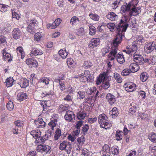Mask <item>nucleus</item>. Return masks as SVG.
<instances>
[{
    "label": "nucleus",
    "mask_w": 156,
    "mask_h": 156,
    "mask_svg": "<svg viewBox=\"0 0 156 156\" xmlns=\"http://www.w3.org/2000/svg\"><path fill=\"white\" fill-rule=\"evenodd\" d=\"M125 19L123 20V18L122 19L120 23L116 25L113 23H109L107 24V26L110 31H113L116 30L118 32L116 38L113 41L112 45L113 46H116L119 44L121 41L123 37H124V34H122V32L126 31L128 25L127 23V19L126 17H124Z\"/></svg>",
    "instance_id": "nucleus-1"
},
{
    "label": "nucleus",
    "mask_w": 156,
    "mask_h": 156,
    "mask_svg": "<svg viewBox=\"0 0 156 156\" xmlns=\"http://www.w3.org/2000/svg\"><path fill=\"white\" fill-rule=\"evenodd\" d=\"M118 45L115 46H114V48L112 49L108 55V59L109 60L112 61L114 60L116 57L118 62L122 64L125 62L124 57L122 54L118 53L117 47Z\"/></svg>",
    "instance_id": "nucleus-2"
},
{
    "label": "nucleus",
    "mask_w": 156,
    "mask_h": 156,
    "mask_svg": "<svg viewBox=\"0 0 156 156\" xmlns=\"http://www.w3.org/2000/svg\"><path fill=\"white\" fill-rule=\"evenodd\" d=\"M110 80L111 78L107 76V73L103 72L100 74L96 81V84L97 85H99L103 81L102 87L104 89H107L110 86Z\"/></svg>",
    "instance_id": "nucleus-3"
},
{
    "label": "nucleus",
    "mask_w": 156,
    "mask_h": 156,
    "mask_svg": "<svg viewBox=\"0 0 156 156\" xmlns=\"http://www.w3.org/2000/svg\"><path fill=\"white\" fill-rule=\"evenodd\" d=\"M108 118L105 114H102L99 115L98 117V121L100 125V126L106 129L109 127L108 122Z\"/></svg>",
    "instance_id": "nucleus-4"
},
{
    "label": "nucleus",
    "mask_w": 156,
    "mask_h": 156,
    "mask_svg": "<svg viewBox=\"0 0 156 156\" xmlns=\"http://www.w3.org/2000/svg\"><path fill=\"white\" fill-rule=\"evenodd\" d=\"M37 22L36 20H31L27 27V31L31 34H34L35 32V26H36Z\"/></svg>",
    "instance_id": "nucleus-5"
},
{
    "label": "nucleus",
    "mask_w": 156,
    "mask_h": 156,
    "mask_svg": "<svg viewBox=\"0 0 156 156\" xmlns=\"http://www.w3.org/2000/svg\"><path fill=\"white\" fill-rule=\"evenodd\" d=\"M137 50V47L136 44L135 42L132 43V45L130 46V48L126 50H123V51L125 52L126 54L130 55H132L134 54H135Z\"/></svg>",
    "instance_id": "nucleus-6"
},
{
    "label": "nucleus",
    "mask_w": 156,
    "mask_h": 156,
    "mask_svg": "<svg viewBox=\"0 0 156 156\" xmlns=\"http://www.w3.org/2000/svg\"><path fill=\"white\" fill-rule=\"evenodd\" d=\"M155 41H152L147 43L145 45L144 49L147 53H150L155 49Z\"/></svg>",
    "instance_id": "nucleus-7"
},
{
    "label": "nucleus",
    "mask_w": 156,
    "mask_h": 156,
    "mask_svg": "<svg viewBox=\"0 0 156 156\" xmlns=\"http://www.w3.org/2000/svg\"><path fill=\"white\" fill-rule=\"evenodd\" d=\"M64 117L66 120L69 122H72L74 119L75 115L73 112L68 111H66Z\"/></svg>",
    "instance_id": "nucleus-8"
},
{
    "label": "nucleus",
    "mask_w": 156,
    "mask_h": 156,
    "mask_svg": "<svg viewBox=\"0 0 156 156\" xmlns=\"http://www.w3.org/2000/svg\"><path fill=\"white\" fill-rule=\"evenodd\" d=\"M133 60L136 63L141 65L144 63V59L143 56L139 54H135L133 56Z\"/></svg>",
    "instance_id": "nucleus-9"
},
{
    "label": "nucleus",
    "mask_w": 156,
    "mask_h": 156,
    "mask_svg": "<svg viewBox=\"0 0 156 156\" xmlns=\"http://www.w3.org/2000/svg\"><path fill=\"white\" fill-rule=\"evenodd\" d=\"M100 39L99 38H93L90 41L88 46L89 48H93L97 47L100 43Z\"/></svg>",
    "instance_id": "nucleus-10"
},
{
    "label": "nucleus",
    "mask_w": 156,
    "mask_h": 156,
    "mask_svg": "<svg viewBox=\"0 0 156 156\" xmlns=\"http://www.w3.org/2000/svg\"><path fill=\"white\" fill-rule=\"evenodd\" d=\"M35 124L39 128H43L45 127L46 125V123L43 121L41 118H39L37 120L34 121Z\"/></svg>",
    "instance_id": "nucleus-11"
},
{
    "label": "nucleus",
    "mask_w": 156,
    "mask_h": 156,
    "mask_svg": "<svg viewBox=\"0 0 156 156\" xmlns=\"http://www.w3.org/2000/svg\"><path fill=\"white\" fill-rule=\"evenodd\" d=\"M18 83L22 88L26 87L29 85V81L26 79L22 78L20 79V81Z\"/></svg>",
    "instance_id": "nucleus-12"
},
{
    "label": "nucleus",
    "mask_w": 156,
    "mask_h": 156,
    "mask_svg": "<svg viewBox=\"0 0 156 156\" xmlns=\"http://www.w3.org/2000/svg\"><path fill=\"white\" fill-rule=\"evenodd\" d=\"M13 37L15 39L20 38L21 35V31L18 28H15L12 31Z\"/></svg>",
    "instance_id": "nucleus-13"
},
{
    "label": "nucleus",
    "mask_w": 156,
    "mask_h": 156,
    "mask_svg": "<svg viewBox=\"0 0 156 156\" xmlns=\"http://www.w3.org/2000/svg\"><path fill=\"white\" fill-rule=\"evenodd\" d=\"M132 6L133 7V4L131 3L128 4H126V5L122 6L121 8V11L123 12L129 11H130L131 8H132Z\"/></svg>",
    "instance_id": "nucleus-14"
},
{
    "label": "nucleus",
    "mask_w": 156,
    "mask_h": 156,
    "mask_svg": "<svg viewBox=\"0 0 156 156\" xmlns=\"http://www.w3.org/2000/svg\"><path fill=\"white\" fill-rule=\"evenodd\" d=\"M107 100L111 105L113 104L115 101V97L111 94H108L106 96Z\"/></svg>",
    "instance_id": "nucleus-15"
},
{
    "label": "nucleus",
    "mask_w": 156,
    "mask_h": 156,
    "mask_svg": "<svg viewBox=\"0 0 156 156\" xmlns=\"http://www.w3.org/2000/svg\"><path fill=\"white\" fill-rule=\"evenodd\" d=\"M2 52L3 55V59L5 61L8 60L9 62H10L12 59L9 58L11 56L10 55L9 53L6 52V49H3Z\"/></svg>",
    "instance_id": "nucleus-16"
},
{
    "label": "nucleus",
    "mask_w": 156,
    "mask_h": 156,
    "mask_svg": "<svg viewBox=\"0 0 156 156\" xmlns=\"http://www.w3.org/2000/svg\"><path fill=\"white\" fill-rule=\"evenodd\" d=\"M129 69H131L132 73H135L139 70V67L136 63H133L130 65Z\"/></svg>",
    "instance_id": "nucleus-17"
},
{
    "label": "nucleus",
    "mask_w": 156,
    "mask_h": 156,
    "mask_svg": "<svg viewBox=\"0 0 156 156\" xmlns=\"http://www.w3.org/2000/svg\"><path fill=\"white\" fill-rule=\"evenodd\" d=\"M26 94L23 92L19 93L17 95V99L18 100L21 101L27 98Z\"/></svg>",
    "instance_id": "nucleus-18"
},
{
    "label": "nucleus",
    "mask_w": 156,
    "mask_h": 156,
    "mask_svg": "<svg viewBox=\"0 0 156 156\" xmlns=\"http://www.w3.org/2000/svg\"><path fill=\"white\" fill-rule=\"evenodd\" d=\"M26 63L29 66V67H32V66H35L34 65L37 66V62L32 59L28 58L26 60Z\"/></svg>",
    "instance_id": "nucleus-19"
},
{
    "label": "nucleus",
    "mask_w": 156,
    "mask_h": 156,
    "mask_svg": "<svg viewBox=\"0 0 156 156\" xmlns=\"http://www.w3.org/2000/svg\"><path fill=\"white\" fill-rule=\"evenodd\" d=\"M106 17L111 21H114L116 20L118 17V16L114 13L111 12L110 14L106 15Z\"/></svg>",
    "instance_id": "nucleus-20"
},
{
    "label": "nucleus",
    "mask_w": 156,
    "mask_h": 156,
    "mask_svg": "<svg viewBox=\"0 0 156 156\" xmlns=\"http://www.w3.org/2000/svg\"><path fill=\"white\" fill-rule=\"evenodd\" d=\"M31 53V54H33L35 56L43 54V51L41 50L36 48L33 49Z\"/></svg>",
    "instance_id": "nucleus-21"
},
{
    "label": "nucleus",
    "mask_w": 156,
    "mask_h": 156,
    "mask_svg": "<svg viewBox=\"0 0 156 156\" xmlns=\"http://www.w3.org/2000/svg\"><path fill=\"white\" fill-rule=\"evenodd\" d=\"M58 54L63 59L66 58L68 54V52L66 51V49H61L58 52Z\"/></svg>",
    "instance_id": "nucleus-22"
},
{
    "label": "nucleus",
    "mask_w": 156,
    "mask_h": 156,
    "mask_svg": "<svg viewBox=\"0 0 156 156\" xmlns=\"http://www.w3.org/2000/svg\"><path fill=\"white\" fill-rule=\"evenodd\" d=\"M79 19L76 16L72 17L70 20V23L72 26L75 25L79 23Z\"/></svg>",
    "instance_id": "nucleus-23"
},
{
    "label": "nucleus",
    "mask_w": 156,
    "mask_h": 156,
    "mask_svg": "<svg viewBox=\"0 0 156 156\" xmlns=\"http://www.w3.org/2000/svg\"><path fill=\"white\" fill-rule=\"evenodd\" d=\"M40 149H37V151L38 152L43 153L44 152L47 153L51 149L50 147H40Z\"/></svg>",
    "instance_id": "nucleus-24"
},
{
    "label": "nucleus",
    "mask_w": 156,
    "mask_h": 156,
    "mask_svg": "<svg viewBox=\"0 0 156 156\" xmlns=\"http://www.w3.org/2000/svg\"><path fill=\"white\" fill-rule=\"evenodd\" d=\"M148 137L153 143H156V134L154 133H151L148 135Z\"/></svg>",
    "instance_id": "nucleus-25"
},
{
    "label": "nucleus",
    "mask_w": 156,
    "mask_h": 156,
    "mask_svg": "<svg viewBox=\"0 0 156 156\" xmlns=\"http://www.w3.org/2000/svg\"><path fill=\"white\" fill-rule=\"evenodd\" d=\"M13 80L12 78L9 77L7 78L6 80V86L7 87H11L13 85Z\"/></svg>",
    "instance_id": "nucleus-26"
},
{
    "label": "nucleus",
    "mask_w": 156,
    "mask_h": 156,
    "mask_svg": "<svg viewBox=\"0 0 156 156\" xmlns=\"http://www.w3.org/2000/svg\"><path fill=\"white\" fill-rule=\"evenodd\" d=\"M136 87V86L135 84L132 83L131 85L126 87L125 88L127 92H130L133 90L134 89H135Z\"/></svg>",
    "instance_id": "nucleus-27"
},
{
    "label": "nucleus",
    "mask_w": 156,
    "mask_h": 156,
    "mask_svg": "<svg viewBox=\"0 0 156 156\" xmlns=\"http://www.w3.org/2000/svg\"><path fill=\"white\" fill-rule=\"evenodd\" d=\"M61 135V131L60 129L57 128L55 132V134L54 136V139L55 140H57Z\"/></svg>",
    "instance_id": "nucleus-28"
},
{
    "label": "nucleus",
    "mask_w": 156,
    "mask_h": 156,
    "mask_svg": "<svg viewBox=\"0 0 156 156\" xmlns=\"http://www.w3.org/2000/svg\"><path fill=\"white\" fill-rule=\"evenodd\" d=\"M148 78L147 73L146 72L142 73L140 75V78L143 82L146 81Z\"/></svg>",
    "instance_id": "nucleus-29"
},
{
    "label": "nucleus",
    "mask_w": 156,
    "mask_h": 156,
    "mask_svg": "<svg viewBox=\"0 0 156 156\" xmlns=\"http://www.w3.org/2000/svg\"><path fill=\"white\" fill-rule=\"evenodd\" d=\"M122 131H117L115 134L116 139L117 140H120L122 138V136L121 133Z\"/></svg>",
    "instance_id": "nucleus-30"
},
{
    "label": "nucleus",
    "mask_w": 156,
    "mask_h": 156,
    "mask_svg": "<svg viewBox=\"0 0 156 156\" xmlns=\"http://www.w3.org/2000/svg\"><path fill=\"white\" fill-rule=\"evenodd\" d=\"M85 96L84 92L79 91L77 93V98L78 99L81 100Z\"/></svg>",
    "instance_id": "nucleus-31"
},
{
    "label": "nucleus",
    "mask_w": 156,
    "mask_h": 156,
    "mask_svg": "<svg viewBox=\"0 0 156 156\" xmlns=\"http://www.w3.org/2000/svg\"><path fill=\"white\" fill-rule=\"evenodd\" d=\"M133 6L132 8H131L130 11L129 13V15L131 16H135V15L133 14V13H136L137 12V10L135 8V5H134L133 4Z\"/></svg>",
    "instance_id": "nucleus-32"
},
{
    "label": "nucleus",
    "mask_w": 156,
    "mask_h": 156,
    "mask_svg": "<svg viewBox=\"0 0 156 156\" xmlns=\"http://www.w3.org/2000/svg\"><path fill=\"white\" fill-rule=\"evenodd\" d=\"M87 113L84 112H80L77 115V117L78 119H83L87 116Z\"/></svg>",
    "instance_id": "nucleus-33"
},
{
    "label": "nucleus",
    "mask_w": 156,
    "mask_h": 156,
    "mask_svg": "<svg viewBox=\"0 0 156 156\" xmlns=\"http://www.w3.org/2000/svg\"><path fill=\"white\" fill-rule=\"evenodd\" d=\"M96 91V88L94 87H92V88H88L86 91V93L89 95L92 94Z\"/></svg>",
    "instance_id": "nucleus-34"
},
{
    "label": "nucleus",
    "mask_w": 156,
    "mask_h": 156,
    "mask_svg": "<svg viewBox=\"0 0 156 156\" xmlns=\"http://www.w3.org/2000/svg\"><path fill=\"white\" fill-rule=\"evenodd\" d=\"M114 76L117 82L121 83L122 82V79L119 74L117 73H114Z\"/></svg>",
    "instance_id": "nucleus-35"
},
{
    "label": "nucleus",
    "mask_w": 156,
    "mask_h": 156,
    "mask_svg": "<svg viewBox=\"0 0 156 156\" xmlns=\"http://www.w3.org/2000/svg\"><path fill=\"white\" fill-rule=\"evenodd\" d=\"M42 36V34L40 33L37 32L34 35V40L36 41H38Z\"/></svg>",
    "instance_id": "nucleus-36"
},
{
    "label": "nucleus",
    "mask_w": 156,
    "mask_h": 156,
    "mask_svg": "<svg viewBox=\"0 0 156 156\" xmlns=\"http://www.w3.org/2000/svg\"><path fill=\"white\" fill-rule=\"evenodd\" d=\"M90 17L94 20L98 21L99 19V16L98 15L91 13L89 15Z\"/></svg>",
    "instance_id": "nucleus-37"
},
{
    "label": "nucleus",
    "mask_w": 156,
    "mask_h": 156,
    "mask_svg": "<svg viewBox=\"0 0 156 156\" xmlns=\"http://www.w3.org/2000/svg\"><path fill=\"white\" fill-rule=\"evenodd\" d=\"M132 72L130 69H124L122 72V75L123 76H127L129 73Z\"/></svg>",
    "instance_id": "nucleus-38"
},
{
    "label": "nucleus",
    "mask_w": 156,
    "mask_h": 156,
    "mask_svg": "<svg viewBox=\"0 0 156 156\" xmlns=\"http://www.w3.org/2000/svg\"><path fill=\"white\" fill-rule=\"evenodd\" d=\"M112 154L114 155H117L119 153V150L117 148H115L114 147H112L111 148Z\"/></svg>",
    "instance_id": "nucleus-39"
},
{
    "label": "nucleus",
    "mask_w": 156,
    "mask_h": 156,
    "mask_svg": "<svg viewBox=\"0 0 156 156\" xmlns=\"http://www.w3.org/2000/svg\"><path fill=\"white\" fill-rule=\"evenodd\" d=\"M89 34L91 35H94L96 30L95 27L93 26H91L89 27Z\"/></svg>",
    "instance_id": "nucleus-40"
},
{
    "label": "nucleus",
    "mask_w": 156,
    "mask_h": 156,
    "mask_svg": "<svg viewBox=\"0 0 156 156\" xmlns=\"http://www.w3.org/2000/svg\"><path fill=\"white\" fill-rule=\"evenodd\" d=\"M7 109L10 111L12 110L14 108L13 102L11 101L8 102L6 105Z\"/></svg>",
    "instance_id": "nucleus-41"
},
{
    "label": "nucleus",
    "mask_w": 156,
    "mask_h": 156,
    "mask_svg": "<svg viewBox=\"0 0 156 156\" xmlns=\"http://www.w3.org/2000/svg\"><path fill=\"white\" fill-rule=\"evenodd\" d=\"M0 7L2 10L1 11L2 12L3 11L5 12L7 10L8 7H9L8 5H6L5 4H0Z\"/></svg>",
    "instance_id": "nucleus-42"
},
{
    "label": "nucleus",
    "mask_w": 156,
    "mask_h": 156,
    "mask_svg": "<svg viewBox=\"0 0 156 156\" xmlns=\"http://www.w3.org/2000/svg\"><path fill=\"white\" fill-rule=\"evenodd\" d=\"M83 75H82L84 76H86L87 78L89 79H92V78H90V72L88 70H86L84 71L83 73H82Z\"/></svg>",
    "instance_id": "nucleus-43"
},
{
    "label": "nucleus",
    "mask_w": 156,
    "mask_h": 156,
    "mask_svg": "<svg viewBox=\"0 0 156 156\" xmlns=\"http://www.w3.org/2000/svg\"><path fill=\"white\" fill-rule=\"evenodd\" d=\"M80 81L82 82H85L88 80L90 81L91 80V79H89V78H87L86 77V76H84L83 75H81V76L80 77Z\"/></svg>",
    "instance_id": "nucleus-44"
},
{
    "label": "nucleus",
    "mask_w": 156,
    "mask_h": 156,
    "mask_svg": "<svg viewBox=\"0 0 156 156\" xmlns=\"http://www.w3.org/2000/svg\"><path fill=\"white\" fill-rule=\"evenodd\" d=\"M112 111V115H114L117 116L118 115L119 113L116 108L115 107L113 108Z\"/></svg>",
    "instance_id": "nucleus-45"
},
{
    "label": "nucleus",
    "mask_w": 156,
    "mask_h": 156,
    "mask_svg": "<svg viewBox=\"0 0 156 156\" xmlns=\"http://www.w3.org/2000/svg\"><path fill=\"white\" fill-rule=\"evenodd\" d=\"M120 2V0H117L115 2L113 3L112 4V7L114 9H116L118 6V5Z\"/></svg>",
    "instance_id": "nucleus-46"
},
{
    "label": "nucleus",
    "mask_w": 156,
    "mask_h": 156,
    "mask_svg": "<svg viewBox=\"0 0 156 156\" xmlns=\"http://www.w3.org/2000/svg\"><path fill=\"white\" fill-rule=\"evenodd\" d=\"M59 85L60 86V88L62 91H63L65 89V86L63 82L60 81L59 82Z\"/></svg>",
    "instance_id": "nucleus-47"
},
{
    "label": "nucleus",
    "mask_w": 156,
    "mask_h": 156,
    "mask_svg": "<svg viewBox=\"0 0 156 156\" xmlns=\"http://www.w3.org/2000/svg\"><path fill=\"white\" fill-rule=\"evenodd\" d=\"M136 106L133 105V107L129 109V113L131 114L134 113L136 111Z\"/></svg>",
    "instance_id": "nucleus-48"
},
{
    "label": "nucleus",
    "mask_w": 156,
    "mask_h": 156,
    "mask_svg": "<svg viewBox=\"0 0 156 156\" xmlns=\"http://www.w3.org/2000/svg\"><path fill=\"white\" fill-rule=\"evenodd\" d=\"M40 81L41 82L45 83V84H48L49 83V80L47 78L44 77L42 78Z\"/></svg>",
    "instance_id": "nucleus-49"
},
{
    "label": "nucleus",
    "mask_w": 156,
    "mask_h": 156,
    "mask_svg": "<svg viewBox=\"0 0 156 156\" xmlns=\"http://www.w3.org/2000/svg\"><path fill=\"white\" fill-rule=\"evenodd\" d=\"M6 40L5 37L3 36L0 37V44H2L3 45L6 44Z\"/></svg>",
    "instance_id": "nucleus-50"
},
{
    "label": "nucleus",
    "mask_w": 156,
    "mask_h": 156,
    "mask_svg": "<svg viewBox=\"0 0 156 156\" xmlns=\"http://www.w3.org/2000/svg\"><path fill=\"white\" fill-rule=\"evenodd\" d=\"M48 125L50 128L53 130H54V128L55 127L56 125V123L53 121L49 122Z\"/></svg>",
    "instance_id": "nucleus-51"
},
{
    "label": "nucleus",
    "mask_w": 156,
    "mask_h": 156,
    "mask_svg": "<svg viewBox=\"0 0 156 156\" xmlns=\"http://www.w3.org/2000/svg\"><path fill=\"white\" fill-rule=\"evenodd\" d=\"M67 138L69 140L72 142L74 141L76 138L75 137V136L73 134L72 135H69Z\"/></svg>",
    "instance_id": "nucleus-52"
},
{
    "label": "nucleus",
    "mask_w": 156,
    "mask_h": 156,
    "mask_svg": "<svg viewBox=\"0 0 156 156\" xmlns=\"http://www.w3.org/2000/svg\"><path fill=\"white\" fill-rule=\"evenodd\" d=\"M91 63H89L88 61H85L83 63V66L85 68H90L91 66Z\"/></svg>",
    "instance_id": "nucleus-53"
},
{
    "label": "nucleus",
    "mask_w": 156,
    "mask_h": 156,
    "mask_svg": "<svg viewBox=\"0 0 156 156\" xmlns=\"http://www.w3.org/2000/svg\"><path fill=\"white\" fill-rule=\"evenodd\" d=\"M15 125L19 127H20L21 126H22V125L23 124V122L22 121H21L20 120H17L15 122Z\"/></svg>",
    "instance_id": "nucleus-54"
},
{
    "label": "nucleus",
    "mask_w": 156,
    "mask_h": 156,
    "mask_svg": "<svg viewBox=\"0 0 156 156\" xmlns=\"http://www.w3.org/2000/svg\"><path fill=\"white\" fill-rule=\"evenodd\" d=\"M84 31V29L81 27L77 30V31L76 32V33L77 35H80L83 33Z\"/></svg>",
    "instance_id": "nucleus-55"
},
{
    "label": "nucleus",
    "mask_w": 156,
    "mask_h": 156,
    "mask_svg": "<svg viewBox=\"0 0 156 156\" xmlns=\"http://www.w3.org/2000/svg\"><path fill=\"white\" fill-rule=\"evenodd\" d=\"M62 20L59 18L56 19L54 22V24H55L57 26H58L61 23Z\"/></svg>",
    "instance_id": "nucleus-56"
},
{
    "label": "nucleus",
    "mask_w": 156,
    "mask_h": 156,
    "mask_svg": "<svg viewBox=\"0 0 156 156\" xmlns=\"http://www.w3.org/2000/svg\"><path fill=\"white\" fill-rule=\"evenodd\" d=\"M88 129V126L87 124H86L83 127L82 130L83 132L86 133Z\"/></svg>",
    "instance_id": "nucleus-57"
},
{
    "label": "nucleus",
    "mask_w": 156,
    "mask_h": 156,
    "mask_svg": "<svg viewBox=\"0 0 156 156\" xmlns=\"http://www.w3.org/2000/svg\"><path fill=\"white\" fill-rule=\"evenodd\" d=\"M97 120V118L96 117L90 118L88 119V122L89 123L91 124L96 121Z\"/></svg>",
    "instance_id": "nucleus-58"
},
{
    "label": "nucleus",
    "mask_w": 156,
    "mask_h": 156,
    "mask_svg": "<svg viewBox=\"0 0 156 156\" xmlns=\"http://www.w3.org/2000/svg\"><path fill=\"white\" fill-rule=\"evenodd\" d=\"M136 40L138 41H139L141 43L144 42V39L142 36H138L136 38Z\"/></svg>",
    "instance_id": "nucleus-59"
},
{
    "label": "nucleus",
    "mask_w": 156,
    "mask_h": 156,
    "mask_svg": "<svg viewBox=\"0 0 156 156\" xmlns=\"http://www.w3.org/2000/svg\"><path fill=\"white\" fill-rule=\"evenodd\" d=\"M102 55H105L108 51V50L107 48H104L101 49Z\"/></svg>",
    "instance_id": "nucleus-60"
},
{
    "label": "nucleus",
    "mask_w": 156,
    "mask_h": 156,
    "mask_svg": "<svg viewBox=\"0 0 156 156\" xmlns=\"http://www.w3.org/2000/svg\"><path fill=\"white\" fill-rule=\"evenodd\" d=\"M41 135V132L40 131H38V130H37V132L35 135L33 137L35 138L36 139L37 138H39L40 137Z\"/></svg>",
    "instance_id": "nucleus-61"
},
{
    "label": "nucleus",
    "mask_w": 156,
    "mask_h": 156,
    "mask_svg": "<svg viewBox=\"0 0 156 156\" xmlns=\"http://www.w3.org/2000/svg\"><path fill=\"white\" fill-rule=\"evenodd\" d=\"M82 124L83 122L82 121H78L76 124V128L77 129H80V127L82 126Z\"/></svg>",
    "instance_id": "nucleus-62"
},
{
    "label": "nucleus",
    "mask_w": 156,
    "mask_h": 156,
    "mask_svg": "<svg viewBox=\"0 0 156 156\" xmlns=\"http://www.w3.org/2000/svg\"><path fill=\"white\" fill-rule=\"evenodd\" d=\"M73 59L70 58H68L67 59V64L68 66H69V65H71L73 64V63L72 62Z\"/></svg>",
    "instance_id": "nucleus-63"
},
{
    "label": "nucleus",
    "mask_w": 156,
    "mask_h": 156,
    "mask_svg": "<svg viewBox=\"0 0 156 156\" xmlns=\"http://www.w3.org/2000/svg\"><path fill=\"white\" fill-rule=\"evenodd\" d=\"M36 154V151H35L29 152L27 156H35Z\"/></svg>",
    "instance_id": "nucleus-64"
}]
</instances>
